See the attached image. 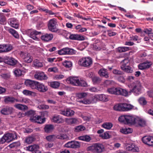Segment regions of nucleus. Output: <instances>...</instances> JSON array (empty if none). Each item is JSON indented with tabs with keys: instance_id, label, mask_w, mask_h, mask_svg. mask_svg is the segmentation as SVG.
Masks as SVG:
<instances>
[{
	"instance_id": "nucleus-1",
	"label": "nucleus",
	"mask_w": 153,
	"mask_h": 153,
	"mask_svg": "<svg viewBox=\"0 0 153 153\" xmlns=\"http://www.w3.org/2000/svg\"><path fill=\"white\" fill-rule=\"evenodd\" d=\"M136 118L132 115H127L120 116L118 118L119 121L125 124L131 125L135 124Z\"/></svg>"
},
{
	"instance_id": "nucleus-2",
	"label": "nucleus",
	"mask_w": 153,
	"mask_h": 153,
	"mask_svg": "<svg viewBox=\"0 0 153 153\" xmlns=\"http://www.w3.org/2000/svg\"><path fill=\"white\" fill-rule=\"evenodd\" d=\"M107 91L110 94L121 95L125 97L128 96L131 93V92L128 93L126 90L120 88H108Z\"/></svg>"
},
{
	"instance_id": "nucleus-3",
	"label": "nucleus",
	"mask_w": 153,
	"mask_h": 153,
	"mask_svg": "<svg viewBox=\"0 0 153 153\" xmlns=\"http://www.w3.org/2000/svg\"><path fill=\"white\" fill-rule=\"evenodd\" d=\"M87 150L94 153H101L104 151L105 147L102 144L96 143L88 147Z\"/></svg>"
},
{
	"instance_id": "nucleus-4",
	"label": "nucleus",
	"mask_w": 153,
	"mask_h": 153,
	"mask_svg": "<svg viewBox=\"0 0 153 153\" xmlns=\"http://www.w3.org/2000/svg\"><path fill=\"white\" fill-rule=\"evenodd\" d=\"M120 67L122 70L127 73H131L133 71V68L129 66L128 58H125L121 61Z\"/></svg>"
},
{
	"instance_id": "nucleus-5",
	"label": "nucleus",
	"mask_w": 153,
	"mask_h": 153,
	"mask_svg": "<svg viewBox=\"0 0 153 153\" xmlns=\"http://www.w3.org/2000/svg\"><path fill=\"white\" fill-rule=\"evenodd\" d=\"M17 138V136L15 133L6 134L0 139V144H3L6 142H10L13 140L16 139Z\"/></svg>"
},
{
	"instance_id": "nucleus-6",
	"label": "nucleus",
	"mask_w": 153,
	"mask_h": 153,
	"mask_svg": "<svg viewBox=\"0 0 153 153\" xmlns=\"http://www.w3.org/2000/svg\"><path fill=\"white\" fill-rule=\"evenodd\" d=\"M132 88L131 91L134 93L135 95H138L141 93L143 87L141 83L137 81L133 83Z\"/></svg>"
},
{
	"instance_id": "nucleus-7",
	"label": "nucleus",
	"mask_w": 153,
	"mask_h": 153,
	"mask_svg": "<svg viewBox=\"0 0 153 153\" xmlns=\"http://www.w3.org/2000/svg\"><path fill=\"white\" fill-rule=\"evenodd\" d=\"M92 63V61L89 57L82 58L78 61L79 65L84 67H88L90 66Z\"/></svg>"
},
{
	"instance_id": "nucleus-8",
	"label": "nucleus",
	"mask_w": 153,
	"mask_h": 153,
	"mask_svg": "<svg viewBox=\"0 0 153 153\" xmlns=\"http://www.w3.org/2000/svg\"><path fill=\"white\" fill-rule=\"evenodd\" d=\"M56 20L55 19L50 20L48 25V28L49 30L53 32H56L58 30L56 28Z\"/></svg>"
},
{
	"instance_id": "nucleus-9",
	"label": "nucleus",
	"mask_w": 153,
	"mask_h": 153,
	"mask_svg": "<svg viewBox=\"0 0 153 153\" xmlns=\"http://www.w3.org/2000/svg\"><path fill=\"white\" fill-rule=\"evenodd\" d=\"M20 56L23 58L24 61L27 63H30L33 60V57L30 54L27 52L21 51L19 53Z\"/></svg>"
},
{
	"instance_id": "nucleus-10",
	"label": "nucleus",
	"mask_w": 153,
	"mask_h": 153,
	"mask_svg": "<svg viewBox=\"0 0 153 153\" xmlns=\"http://www.w3.org/2000/svg\"><path fill=\"white\" fill-rule=\"evenodd\" d=\"M34 78L38 80H46L48 77L42 71H36L34 76Z\"/></svg>"
},
{
	"instance_id": "nucleus-11",
	"label": "nucleus",
	"mask_w": 153,
	"mask_h": 153,
	"mask_svg": "<svg viewBox=\"0 0 153 153\" xmlns=\"http://www.w3.org/2000/svg\"><path fill=\"white\" fill-rule=\"evenodd\" d=\"M94 96H92L89 98H85L83 100L77 101V102L85 104H90L95 102Z\"/></svg>"
},
{
	"instance_id": "nucleus-12",
	"label": "nucleus",
	"mask_w": 153,
	"mask_h": 153,
	"mask_svg": "<svg viewBox=\"0 0 153 153\" xmlns=\"http://www.w3.org/2000/svg\"><path fill=\"white\" fill-rule=\"evenodd\" d=\"M30 120L32 122H36L40 124L44 123L45 120V118H42L40 116L36 115V114H35V115H34L30 117Z\"/></svg>"
},
{
	"instance_id": "nucleus-13",
	"label": "nucleus",
	"mask_w": 153,
	"mask_h": 153,
	"mask_svg": "<svg viewBox=\"0 0 153 153\" xmlns=\"http://www.w3.org/2000/svg\"><path fill=\"white\" fill-rule=\"evenodd\" d=\"M143 142L149 146H153V136H145L142 138Z\"/></svg>"
},
{
	"instance_id": "nucleus-14",
	"label": "nucleus",
	"mask_w": 153,
	"mask_h": 153,
	"mask_svg": "<svg viewBox=\"0 0 153 153\" xmlns=\"http://www.w3.org/2000/svg\"><path fill=\"white\" fill-rule=\"evenodd\" d=\"M37 81L27 79L25 80V84L27 87H30L33 89H36Z\"/></svg>"
},
{
	"instance_id": "nucleus-15",
	"label": "nucleus",
	"mask_w": 153,
	"mask_h": 153,
	"mask_svg": "<svg viewBox=\"0 0 153 153\" xmlns=\"http://www.w3.org/2000/svg\"><path fill=\"white\" fill-rule=\"evenodd\" d=\"M39 149V146L36 144L29 146L26 147V150L32 152V153H41V152L38 150Z\"/></svg>"
},
{
	"instance_id": "nucleus-16",
	"label": "nucleus",
	"mask_w": 153,
	"mask_h": 153,
	"mask_svg": "<svg viewBox=\"0 0 153 153\" xmlns=\"http://www.w3.org/2000/svg\"><path fill=\"white\" fill-rule=\"evenodd\" d=\"M74 53L73 49L68 48H63L58 51V53L60 55L72 54Z\"/></svg>"
},
{
	"instance_id": "nucleus-17",
	"label": "nucleus",
	"mask_w": 153,
	"mask_h": 153,
	"mask_svg": "<svg viewBox=\"0 0 153 153\" xmlns=\"http://www.w3.org/2000/svg\"><path fill=\"white\" fill-rule=\"evenodd\" d=\"M36 84V89L40 92H45L48 90V88L43 83L37 82Z\"/></svg>"
},
{
	"instance_id": "nucleus-18",
	"label": "nucleus",
	"mask_w": 153,
	"mask_h": 153,
	"mask_svg": "<svg viewBox=\"0 0 153 153\" xmlns=\"http://www.w3.org/2000/svg\"><path fill=\"white\" fill-rule=\"evenodd\" d=\"M152 64V63L151 62L146 61L140 64L138 67L140 69L143 70L149 68Z\"/></svg>"
},
{
	"instance_id": "nucleus-19",
	"label": "nucleus",
	"mask_w": 153,
	"mask_h": 153,
	"mask_svg": "<svg viewBox=\"0 0 153 153\" xmlns=\"http://www.w3.org/2000/svg\"><path fill=\"white\" fill-rule=\"evenodd\" d=\"M126 149L127 150L134 152H137L139 151L138 147L133 143L127 144L126 146Z\"/></svg>"
},
{
	"instance_id": "nucleus-20",
	"label": "nucleus",
	"mask_w": 153,
	"mask_h": 153,
	"mask_svg": "<svg viewBox=\"0 0 153 153\" xmlns=\"http://www.w3.org/2000/svg\"><path fill=\"white\" fill-rule=\"evenodd\" d=\"M8 22L10 26L16 29L18 28L19 24L16 19L14 18L10 19L8 20Z\"/></svg>"
},
{
	"instance_id": "nucleus-21",
	"label": "nucleus",
	"mask_w": 153,
	"mask_h": 153,
	"mask_svg": "<svg viewBox=\"0 0 153 153\" xmlns=\"http://www.w3.org/2000/svg\"><path fill=\"white\" fill-rule=\"evenodd\" d=\"M13 108L11 107L6 106L1 109V113L4 115L11 114L13 111Z\"/></svg>"
},
{
	"instance_id": "nucleus-22",
	"label": "nucleus",
	"mask_w": 153,
	"mask_h": 153,
	"mask_svg": "<svg viewBox=\"0 0 153 153\" xmlns=\"http://www.w3.org/2000/svg\"><path fill=\"white\" fill-rule=\"evenodd\" d=\"M122 111H128L131 110L133 106L127 103H121Z\"/></svg>"
},
{
	"instance_id": "nucleus-23",
	"label": "nucleus",
	"mask_w": 153,
	"mask_h": 153,
	"mask_svg": "<svg viewBox=\"0 0 153 153\" xmlns=\"http://www.w3.org/2000/svg\"><path fill=\"white\" fill-rule=\"evenodd\" d=\"M96 101L97 100L102 101H108V96L103 94H97L94 96Z\"/></svg>"
},
{
	"instance_id": "nucleus-24",
	"label": "nucleus",
	"mask_w": 153,
	"mask_h": 153,
	"mask_svg": "<svg viewBox=\"0 0 153 153\" xmlns=\"http://www.w3.org/2000/svg\"><path fill=\"white\" fill-rule=\"evenodd\" d=\"M4 62L7 64L11 65H14L16 64L17 61L12 57H7L4 60Z\"/></svg>"
},
{
	"instance_id": "nucleus-25",
	"label": "nucleus",
	"mask_w": 153,
	"mask_h": 153,
	"mask_svg": "<svg viewBox=\"0 0 153 153\" xmlns=\"http://www.w3.org/2000/svg\"><path fill=\"white\" fill-rule=\"evenodd\" d=\"M53 37L52 34L46 33L41 36L42 39L45 42H48L51 40Z\"/></svg>"
},
{
	"instance_id": "nucleus-26",
	"label": "nucleus",
	"mask_w": 153,
	"mask_h": 153,
	"mask_svg": "<svg viewBox=\"0 0 153 153\" xmlns=\"http://www.w3.org/2000/svg\"><path fill=\"white\" fill-rule=\"evenodd\" d=\"M74 112L70 109H67L66 111H62L60 114L66 116H71L74 115Z\"/></svg>"
},
{
	"instance_id": "nucleus-27",
	"label": "nucleus",
	"mask_w": 153,
	"mask_h": 153,
	"mask_svg": "<svg viewBox=\"0 0 153 153\" xmlns=\"http://www.w3.org/2000/svg\"><path fill=\"white\" fill-rule=\"evenodd\" d=\"M40 32H38L36 30L32 31L30 33V37L35 40H37L39 38L37 35L41 33Z\"/></svg>"
},
{
	"instance_id": "nucleus-28",
	"label": "nucleus",
	"mask_w": 153,
	"mask_h": 153,
	"mask_svg": "<svg viewBox=\"0 0 153 153\" xmlns=\"http://www.w3.org/2000/svg\"><path fill=\"white\" fill-rule=\"evenodd\" d=\"M98 73L101 76L104 77L106 78L108 77V75L106 69L102 68L100 70Z\"/></svg>"
},
{
	"instance_id": "nucleus-29",
	"label": "nucleus",
	"mask_w": 153,
	"mask_h": 153,
	"mask_svg": "<svg viewBox=\"0 0 153 153\" xmlns=\"http://www.w3.org/2000/svg\"><path fill=\"white\" fill-rule=\"evenodd\" d=\"M63 120L62 118L59 115H55L52 119V121L55 123H62Z\"/></svg>"
},
{
	"instance_id": "nucleus-30",
	"label": "nucleus",
	"mask_w": 153,
	"mask_h": 153,
	"mask_svg": "<svg viewBox=\"0 0 153 153\" xmlns=\"http://www.w3.org/2000/svg\"><path fill=\"white\" fill-rule=\"evenodd\" d=\"M66 81H68L70 83L73 85H76V77L71 76L67 79Z\"/></svg>"
},
{
	"instance_id": "nucleus-31",
	"label": "nucleus",
	"mask_w": 153,
	"mask_h": 153,
	"mask_svg": "<svg viewBox=\"0 0 153 153\" xmlns=\"http://www.w3.org/2000/svg\"><path fill=\"white\" fill-rule=\"evenodd\" d=\"M65 146L67 148H76V142L73 141L68 142L65 145Z\"/></svg>"
},
{
	"instance_id": "nucleus-32",
	"label": "nucleus",
	"mask_w": 153,
	"mask_h": 153,
	"mask_svg": "<svg viewBox=\"0 0 153 153\" xmlns=\"http://www.w3.org/2000/svg\"><path fill=\"white\" fill-rule=\"evenodd\" d=\"M135 124H137L140 126H144L146 125V122L143 119L136 118Z\"/></svg>"
},
{
	"instance_id": "nucleus-33",
	"label": "nucleus",
	"mask_w": 153,
	"mask_h": 153,
	"mask_svg": "<svg viewBox=\"0 0 153 153\" xmlns=\"http://www.w3.org/2000/svg\"><path fill=\"white\" fill-rule=\"evenodd\" d=\"M9 32L16 39H19V35L18 32L15 30L10 28L8 30Z\"/></svg>"
},
{
	"instance_id": "nucleus-34",
	"label": "nucleus",
	"mask_w": 153,
	"mask_h": 153,
	"mask_svg": "<svg viewBox=\"0 0 153 153\" xmlns=\"http://www.w3.org/2000/svg\"><path fill=\"white\" fill-rule=\"evenodd\" d=\"M113 126V124L111 122H105L102 124V127L106 130H110Z\"/></svg>"
},
{
	"instance_id": "nucleus-35",
	"label": "nucleus",
	"mask_w": 153,
	"mask_h": 153,
	"mask_svg": "<svg viewBox=\"0 0 153 153\" xmlns=\"http://www.w3.org/2000/svg\"><path fill=\"white\" fill-rule=\"evenodd\" d=\"M14 106L16 108L21 110H25L27 109L28 107L26 105H24L22 104H17L14 105Z\"/></svg>"
},
{
	"instance_id": "nucleus-36",
	"label": "nucleus",
	"mask_w": 153,
	"mask_h": 153,
	"mask_svg": "<svg viewBox=\"0 0 153 153\" xmlns=\"http://www.w3.org/2000/svg\"><path fill=\"white\" fill-rule=\"evenodd\" d=\"M87 85V84L85 81L81 79H79L77 77V86H81L85 87Z\"/></svg>"
},
{
	"instance_id": "nucleus-37",
	"label": "nucleus",
	"mask_w": 153,
	"mask_h": 153,
	"mask_svg": "<svg viewBox=\"0 0 153 153\" xmlns=\"http://www.w3.org/2000/svg\"><path fill=\"white\" fill-rule=\"evenodd\" d=\"M15 101L16 102L18 101L17 100L14 99L13 97H7L4 99V102L6 103H8L9 102L13 103Z\"/></svg>"
},
{
	"instance_id": "nucleus-38",
	"label": "nucleus",
	"mask_w": 153,
	"mask_h": 153,
	"mask_svg": "<svg viewBox=\"0 0 153 153\" xmlns=\"http://www.w3.org/2000/svg\"><path fill=\"white\" fill-rule=\"evenodd\" d=\"M130 48L127 47H120L116 48L117 51L119 53L126 52Z\"/></svg>"
},
{
	"instance_id": "nucleus-39",
	"label": "nucleus",
	"mask_w": 153,
	"mask_h": 153,
	"mask_svg": "<svg viewBox=\"0 0 153 153\" xmlns=\"http://www.w3.org/2000/svg\"><path fill=\"white\" fill-rule=\"evenodd\" d=\"M53 125H47L45 126L44 128V130L46 132H50L53 130Z\"/></svg>"
},
{
	"instance_id": "nucleus-40",
	"label": "nucleus",
	"mask_w": 153,
	"mask_h": 153,
	"mask_svg": "<svg viewBox=\"0 0 153 153\" xmlns=\"http://www.w3.org/2000/svg\"><path fill=\"white\" fill-rule=\"evenodd\" d=\"M120 131L123 134H127L131 133L132 130L130 128H124L120 129Z\"/></svg>"
},
{
	"instance_id": "nucleus-41",
	"label": "nucleus",
	"mask_w": 153,
	"mask_h": 153,
	"mask_svg": "<svg viewBox=\"0 0 153 153\" xmlns=\"http://www.w3.org/2000/svg\"><path fill=\"white\" fill-rule=\"evenodd\" d=\"M33 64L34 66L36 68L42 67L43 66L42 63L39 62L38 60H37L33 62Z\"/></svg>"
},
{
	"instance_id": "nucleus-42",
	"label": "nucleus",
	"mask_w": 153,
	"mask_h": 153,
	"mask_svg": "<svg viewBox=\"0 0 153 153\" xmlns=\"http://www.w3.org/2000/svg\"><path fill=\"white\" fill-rule=\"evenodd\" d=\"M6 23V18L3 13H0V24L5 25Z\"/></svg>"
},
{
	"instance_id": "nucleus-43",
	"label": "nucleus",
	"mask_w": 153,
	"mask_h": 153,
	"mask_svg": "<svg viewBox=\"0 0 153 153\" xmlns=\"http://www.w3.org/2000/svg\"><path fill=\"white\" fill-rule=\"evenodd\" d=\"M35 140V138L31 136L27 137L25 139V142L28 144L32 143Z\"/></svg>"
},
{
	"instance_id": "nucleus-44",
	"label": "nucleus",
	"mask_w": 153,
	"mask_h": 153,
	"mask_svg": "<svg viewBox=\"0 0 153 153\" xmlns=\"http://www.w3.org/2000/svg\"><path fill=\"white\" fill-rule=\"evenodd\" d=\"M60 85V83L57 81L51 82L50 83L51 86L53 88H57Z\"/></svg>"
},
{
	"instance_id": "nucleus-45",
	"label": "nucleus",
	"mask_w": 153,
	"mask_h": 153,
	"mask_svg": "<svg viewBox=\"0 0 153 153\" xmlns=\"http://www.w3.org/2000/svg\"><path fill=\"white\" fill-rule=\"evenodd\" d=\"M63 65L67 68H69L72 66V63L70 61H65L63 63Z\"/></svg>"
},
{
	"instance_id": "nucleus-46",
	"label": "nucleus",
	"mask_w": 153,
	"mask_h": 153,
	"mask_svg": "<svg viewBox=\"0 0 153 153\" xmlns=\"http://www.w3.org/2000/svg\"><path fill=\"white\" fill-rule=\"evenodd\" d=\"M66 122L70 124L75 123L76 122V119L75 118L68 119L66 120Z\"/></svg>"
},
{
	"instance_id": "nucleus-47",
	"label": "nucleus",
	"mask_w": 153,
	"mask_h": 153,
	"mask_svg": "<svg viewBox=\"0 0 153 153\" xmlns=\"http://www.w3.org/2000/svg\"><path fill=\"white\" fill-rule=\"evenodd\" d=\"M113 108L114 110H115L119 111H122L121 103L115 105L114 106Z\"/></svg>"
},
{
	"instance_id": "nucleus-48",
	"label": "nucleus",
	"mask_w": 153,
	"mask_h": 153,
	"mask_svg": "<svg viewBox=\"0 0 153 153\" xmlns=\"http://www.w3.org/2000/svg\"><path fill=\"white\" fill-rule=\"evenodd\" d=\"M20 145V143L18 142H13L11 144H10L8 146V147L11 148L17 147L19 146Z\"/></svg>"
},
{
	"instance_id": "nucleus-49",
	"label": "nucleus",
	"mask_w": 153,
	"mask_h": 153,
	"mask_svg": "<svg viewBox=\"0 0 153 153\" xmlns=\"http://www.w3.org/2000/svg\"><path fill=\"white\" fill-rule=\"evenodd\" d=\"M35 111L32 110L28 111L25 113L26 115L30 116V117L34 115H35Z\"/></svg>"
},
{
	"instance_id": "nucleus-50",
	"label": "nucleus",
	"mask_w": 153,
	"mask_h": 153,
	"mask_svg": "<svg viewBox=\"0 0 153 153\" xmlns=\"http://www.w3.org/2000/svg\"><path fill=\"white\" fill-rule=\"evenodd\" d=\"M100 136L104 139H108L110 137L109 135L107 132H106L103 134H100Z\"/></svg>"
},
{
	"instance_id": "nucleus-51",
	"label": "nucleus",
	"mask_w": 153,
	"mask_h": 153,
	"mask_svg": "<svg viewBox=\"0 0 153 153\" xmlns=\"http://www.w3.org/2000/svg\"><path fill=\"white\" fill-rule=\"evenodd\" d=\"M5 52L11 51L13 48V46L10 44H5Z\"/></svg>"
},
{
	"instance_id": "nucleus-52",
	"label": "nucleus",
	"mask_w": 153,
	"mask_h": 153,
	"mask_svg": "<svg viewBox=\"0 0 153 153\" xmlns=\"http://www.w3.org/2000/svg\"><path fill=\"white\" fill-rule=\"evenodd\" d=\"M87 95V93L85 92H82L77 93V97L79 98H82L86 97Z\"/></svg>"
},
{
	"instance_id": "nucleus-53",
	"label": "nucleus",
	"mask_w": 153,
	"mask_h": 153,
	"mask_svg": "<svg viewBox=\"0 0 153 153\" xmlns=\"http://www.w3.org/2000/svg\"><path fill=\"white\" fill-rule=\"evenodd\" d=\"M139 103L142 105H145L146 104V101L144 97H142L139 99Z\"/></svg>"
},
{
	"instance_id": "nucleus-54",
	"label": "nucleus",
	"mask_w": 153,
	"mask_h": 153,
	"mask_svg": "<svg viewBox=\"0 0 153 153\" xmlns=\"http://www.w3.org/2000/svg\"><path fill=\"white\" fill-rule=\"evenodd\" d=\"M22 71L19 69H16L14 71V74L16 76H19L22 75Z\"/></svg>"
},
{
	"instance_id": "nucleus-55",
	"label": "nucleus",
	"mask_w": 153,
	"mask_h": 153,
	"mask_svg": "<svg viewBox=\"0 0 153 153\" xmlns=\"http://www.w3.org/2000/svg\"><path fill=\"white\" fill-rule=\"evenodd\" d=\"M1 76L4 79H7L9 78L10 76V74L9 73L2 74Z\"/></svg>"
},
{
	"instance_id": "nucleus-56",
	"label": "nucleus",
	"mask_w": 153,
	"mask_h": 153,
	"mask_svg": "<svg viewBox=\"0 0 153 153\" xmlns=\"http://www.w3.org/2000/svg\"><path fill=\"white\" fill-rule=\"evenodd\" d=\"M101 81L100 78L98 77L94 76L92 78V81L94 83H98Z\"/></svg>"
},
{
	"instance_id": "nucleus-57",
	"label": "nucleus",
	"mask_w": 153,
	"mask_h": 153,
	"mask_svg": "<svg viewBox=\"0 0 153 153\" xmlns=\"http://www.w3.org/2000/svg\"><path fill=\"white\" fill-rule=\"evenodd\" d=\"M55 138V135H51L46 137V139L48 141H51L54 140Z\"/></svg>"
},
{
	"instance_id": "nucleus-58",
	"label": "nucleus",
	"mask_w": 153,
	"mask_h": 153,
	"mask_svg": "<svg viewBox=\"0 0 153 153\" xmlns=\"http://www.w3.org/2000/svg\"><path fill=\"white\" fill-rule=\"evenodd\" d=\"M113 73L115 74L122 75L123 74L122 71L116 69H114L113 70Z\"/></svg>"
},
{
	"instance_id": "nucleus-59",
	"label": "nucleus",
	"mask_w": 153,
	"mask_h": 153,
	"mask_svg": "<svg viewBox=\"0 0 153 153\" xmlns=\"http://www.w3.org/2000/svg\"><path fill=\"white\" fill-rule=\"evenodd\" d=\"M48 71L50 72H52L56 73L58 71V69L56 67H52L49 68L48 69Z\"/></svg>"
},
{
	"instance_id": "nucleus-60",
	"label": "nucleus",
	"mask_w": 153,
	"mask_h": 153,
	"mask_svg": "<svg viewBox=\"0 0 153 153\" xmlns=\"http://www.w3.org/2000/svg\"><path fill=\"white\" fill-rule=\"evenodd\" d=\"M129 38L130 40L134 41H137L139 39L138 36L137 35L130 36Z\"/></svg>"
},
{
	"instance_id": "nucleus-61",
	"label": "nucleus",
	"mask_w": 153,
	"mask_h": 153,
	"mask_svg": "<svg viewBox=\"0 0 153 153\" xmlns=\"http://www.w3.org/2000/svg\"><path fill=\"white\" fill-rule=\"evenodd\" d=\"M58 138L60 139H68V137L66 134H61L59 136Z\"/></svg>"
},
{
	"instance_id": "nucleus-62",
	"label": "nucleus",
	"mask_w": 153,
	"mask_h": 153,
	"mask_svg": "<svg viewBox=\"0 0 153 153\" xmlns=\"http://www.w3.org/2000/svg\"><path fill=\"white\" fill-rule=\"evenodd\" d=\"M88 89L91 92H97L99 91V90L97 88L94 87L89 88Z\"/></svg>"
},
{
	"instance_id": "nucleus-63",
	"label": "nucleus",
	"mask_w": 153,
	"mask_h": 153,
	"mask_svg": "<svg viewBox=\"0 0 153 153\" xmlns=\"http://www.w3.org/2000/svg\"><path fill=\"white\" fill-rule=\"evenodd\" d=\"M85 129V127L83 126L80 125L77 126V131H84Z\"/></svg>"
},
{
	"instance_id": "nucleus-64",
	"label": "nucleus",
	"mask_w": 153,
	"mask_h": 153,
	"mask_svg": "<svg viewBox=\"0 0 153 153\" xmlns=\"http://www.w3.org/2000/svg\"><path fill=\"white\" fill-rule=\"evenodd\" d=\"M33 92L30 91L25 90L23 91V93L25 95H31L32 94Z\"/></svg>"
}]
</instances>
